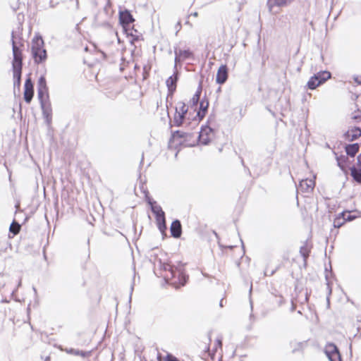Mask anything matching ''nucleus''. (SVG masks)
Listing matches in <instances>:
<instances>
[{
  "mask_svg": "<svg viewBox=\"0 0 361 361\" xmlns=\"http://www.w3.org/2000/svg\"><path fill=\"white\" fill-rule=\"evenodd\" d=\"M334 154L336 155V159L337 161L338 166L340 167V169L342 171H345L346 166H347V161L348 160L347 155L341 154V155L338 156L337 153L334 152Z\"/></svg>",
  "mask_w": 361,
  "mask_h": 361,
  "instance_id": "21",
  "label": "nucleus"
},
{
  "mask_svg": "<svg viewBox=\"0 0 361 361\" xmlns=\"http://www.w3.org/2000/svg\"><path fill=\"white\" fill-rule=\"evenodd\" d=\"M216 342H217V344L221 347L222 345L221 340L217 339Z\"/></svg>",
  "mask_w": 361,
  "mask_h": 361,
  "instance_id": "40",
  "label": "nucleus"
},
{
  "mask_svg": "<svg viewBox=\"0 0 361 361\" xmlns=\"http://www.w3.org/2000/svg\"><path fill=\"white\" fill-rule=\"evenodd\" d=\"M183 61V60L182 59H180V57H179L178 55H175V59H174L175 64H174V67H173L174 71H178L177 70L178 65L180 64Z\"/></svg>",
  "mask_w": 361,
  "mask_h": 361,
  "instance_id": "34",
  "label": "nucleus"
},
{
  "mask_svg": "<svg viewBox=\"0 0 361 361\" xmlns=\"http://www.w3.org/2000/svg\"><path fill=\"white\" fill-rule=\"evenodd\" d=\"M344 224H345V221L339 214L338 216L334 221V226L335 228H340Z\"/></svg>",
  "mask_w": 361,
  "mask_h": 361,
  "instance_id": "30",
  "label": "nucleus"
},
{
  "mask_svg": "<svg viewBox=\"0 0 361 361\" xmlns=\"http://www.w3.org/2000/svg\"><path fill=\"white\" fill-rule=\"evenodd\" d=\"M20 229V226L18 223H17L15 220L11 224L9 231L11 233H13V235H16L19 233Z\"/></svg>",
  "mask_w": 361,
  "mask_h": 361,
  "instance_id": "28",
  "label": "nucleus"
},
{
  "mask_svg": "<svg viewBox=\"0 0 361 361\" xmlns=\"http://www.w3.org/2000/svg\"><path fill=\"white\" fill-rule=\"evenodd\" d=\"M340 215L344 219L345 223L346 221H353V219H355V216L351 215L350 212H348V211L343 212L340 213Z\"/></svg>",
  "mask_w": 361,
  "mask_h": 361,
  "instance_id": "29",
  "label": "nucleus"
},
{
  "mask_svg": "<svg viewBox=\"0 0 361 361\" xmlns=\"http://www.w3.org/2000/svg\"><path fill=\"white\" fill-rule=\"evenodd\" d=\"M154 269L159 268L160 270L168 271V273L164 276L166 281L175 279L178 274V279L180 276V272L178 271L177 269L171 264L163 262L161 259L154 257Z\"/></svg>",
  "mask_w": 361,
  "mask_h": 361,
  "instance_id": "5",
  "label": "nucleus"
},
{
  "mask_svg": "<svg viewBox=\"0 0 361 361\" xmlns=\"http://www.w3.org/2000/svg\"><path fill=\"white\" fill-rule=\"evenodd\" d=\"M306 345V342H298L295 343V346L293 348L292 352L293 353H295L296 351L302 350Z\"/></svg>",
  "mask_w": 361,
  "mask_h": 361,
  "instance_id": "31",
  "label": "nucleus"
},
{
  "mask_svg": "<svg viewBox=\"0 0 361 361\" xmlns=\"http://www.w3.org/2000/svg\"><path fill=\"white\" fill-rule=\"evenodd\" d=\"M357 164L361 167V153L357 156Z\"/></svg>",
  "mask_w": 361,
  "mask_h": 361,
  "instance_id": "38",
  "label": "nucleus"
},
{
  "mask_svg": "<svg viewBox=\"0 0 361 361\" xmlns=\"http://www.w3.org/2000/svg\"><path fill=\"white\" fill-rule=\"evenodd\" d=\"M191 16L197 17L198 16L197 12H194L190 14Z\"/></svg>",
  "mask_w": 361,
  "mask_h": 361,
  "instance_id": "39",
  "label": "nucleus"
},
{
  "mask_svg": "<svg viewBox=\"0 0 361 361\" xmlns=\"http://www.w3.org/2000/svg\"><path fill=\"white\" fill-rule=\"evenodd\" d=\"M174 54L175 55H178L183 61L190 59L193 56L192 52L190 49L182 50L177 47H174Z\"/></svg>",
  "mask_w": 361,
  "mask_h": 361,
  "instance_id": "19",
  "label": "nucleus"
},
{
  "mask_svg": "<svg viewBox=\"0 0 361 361\" xmlns=\"http://www.w3.org/2000/svg\"><path fill=\"white\" fill-rule=\"evenodd\" d=\"M165 361H179L175 356L169 354L165 358Z\"/></svg>",
  "mask_w": 361,
  "mask_h": 361,
  "instance_id": "35",
  "label": "nucleus"
},
{
  "mask_svg": "<svg viewBox=\"0 0 361 361\" xmlns=\"http://www.w3.org/2000/svg\"><path fill=\"white\" fill-rule=\"evenodd\" d=\"M11 44L13 51V70H22L23 69V48L24 47L23 42H20L17 44L14 39V32L11 34Z\"/></svg>",
  "mask_w": 361,
  "mask_h": 361,
  "instance_id": "4",
  "label": "nucleus"
},
{
  "mask_svg": "<svg viewBox=\"0 0 361 361\" xmlns=\"http://www.w3.org/2000/svg\"><path fill=\"white\" fill-rule=\"evenodd\" d=\"M37 97L45 121L47 125H50L51 123L52 109L46 78L44 75H41L37 81Z\"/></svg>",
  "mask_w": 361,
  "mask_h": 361,
  "instance_id": "1",
  "label": "nucleus"
},
{
  "mask_svg": "<svg viewBox=\"0 0 361 361\" xmlns=\"http://www.w3.org/2000/svg\"><path fill=\"white\" fill-rule=\"evenodd\" d=\"M31 54L37 64L44 63L47 59V51L44 49V42L39 35H36L32 39Z\"/></svg>",
  "mask_w": 361,
  "mask_h": 361,
  "instance_id": "2",
  "label": "nucleus"
},
{
  "mask_svg": "<svg viewBox=\"0 0 361 361\" xmlns=\"http://www.w3.org/2000/svg\"><path fill=\"white\" fill-rule=\"evenodd\" d=\"M295 0H268L267 5L269 11L271 13H277L278 11H274L275 8L286 7L290 5Z\"/></svg>",
  "mask_w": 361,
  "mask_h": 361,
  "instance_id": "10",
  "label": "nucleus"
},
{
  "mask_svg": "<svg viewBox=\"0 0 361 361\" xmlns=\"http://www.w3.org/2000/svg\"><path fill=\"white\" fill-rule=\"evenodd\" d=\"M214 130L210 126H202L198 137L200 142L204 145H208L214 137Z\"/></svg>",
  "mask_w": 361,
  "mask_h": 361,
  "instance_id": "7",
  "label": "nucleus"
},
{
  "mask_svg": "<svg viewBox=\"0 0 361 361\" xmlns=\"http://www.w3.org/2000/svg\"><path fill=\"white\" fill-rule=\"evenodd\" d=\"M147 202L150 205L151 211L155 216L159 230L162 234L165 233L167 226L164 212L161 206L157 204V202L153 200L152 198L147 197Z\"/></svg>",
  "mask_w": 361,
  "mask_h": 361,
  "instance_id": "3",
  "label": "nucleus"
},
{
  "mask_svg": "<svg viewBox=\"0 0 361 361\" xmlns=\"http://www.w3.org/2000/svg\"><path fill=\"white\" fill-rule=\"evenodd\" d=\"M228 247L230 249H233V246L231 245V246H228Z\"/></svg>",
  "mask_w": 361,
  "mask_h": 361,
  "instance_id": "45",
  "label": "nucleus"
},
{
  "mask_svg": "<svg viewBox=\"0 0 361 361\" xmlns=\"http://www.w3.org/2000/svg\"><path fill=\"white\" fill-rule=\"evenodd\" d=\"M209 107V102L206 99H203L200 102V109L197 112V116L198 117L199 121H201L205 116L207 112V109Z\"/></svg>",
  "mask_w": 361,
  "mask_h": 361,
  "instance_id": "17",
  "label": "nucleus"
},
{
  "mask_svg": "<svg viewBox=\"0 0 361 361\" xmlns=\"http://www.w3.org/2000/svg\"><path fill=\"white\" fill-rule=\"evenodd\" d=\"M223 301H224V299H221L220 302H219V306L221 307H224Z\"/></svg>",
  "mask_w": 361,
  "mask_h": 361,
  "instance_id": "42",
  "label": "nucleus"
},
{
  "mask_svg": "<svg viewBox=\"0 0 361 361\" xmlns=\"http://www.w3.org/2000/svg\"><path fill=\"white\" fill-rule=\"evenodd\" d=\"M32 290H33V291H34V293H35V295H37V291L36 288L33 286V287H32Z\"/></svg>",
  "mask_w": 361,
  "mask_h": 361,
  "instance_id": "41",
  "label": "nucleus"
},
{
  "mask_svg": "<svg viewBox=\"0 0 361 361\" xmlns=\"http://www.w3.org/2000/svg\"><path fill=\"white\" fill-rule=\"evenodd\" d=\"M325 277H326V286H327V289L329 291V295H330L331 294V285H330V283L328 279V275L326 274Z\"/></svg>",
  "mask_w": 361,
  "mask_h": 361,
  "instance_id": "36",
  "label": "nucleus"
},
{
  "mask_svg": "<svg viewBox=\"0 0 361 361\" xmlns=\"http://www.w3.org/2000/svg\"><path fill=\"white\" fill-rule=\"evenodd\" d=\"M294 310V307L293 306V307H291V310L293 311Z\"/></svg>",
  "mask_w": 361,
  "mask_h": 361,
  "instance_id": "49",
  "label": "nucleus"
},
{
  "mask_svg": "<svg viewBox=\"0 0 361 361\" xmlns=\"http://www.w3.org/2000/svg\"><path fill=\"white\" fill-rule=\"evenodd\" d=\"M181 142H182V141H181V140H180V141H178V142H177V144H180V143H181Z\"/></svg>",
  "mask_w": 361,
  "mask_h": 361,
  "instance_id": "46",
  "label": "nucleus"
},
{
  "mask_svg": "<svg viewBox=\"0 0 361 361\" xmlns=\"http://www.w3.org/2000/svg\"><path fill=\"white\" fill-rule=\"evenodd\" d=\"M314 184V181L312 179H304L300 181L298 189L305 192H309L313 190Z\"/></svg>",
  "mask_w": 361,
  "mask_h": 361,
  "instance_id": "15",
  "label": "nucleus"
},
{
  "mask_svg": "<svg viewBox=\"0 0 361 361\" xmlns=\"http://www.w3.org/2000/svg\"><path fill=\"white\" fill-rule=\"evenodd\" d=\"M201 93H202V87L200 85L198 87L195 94L193 95V97H192V99L190 101V104L191 106H197V105L200 101Z\"/></svg>",
  "mask_w": 361,
  "mask_h": 361,
  "instance_id": "24",
  "label": "nucleus"
},
{
  "mask_svg": "<svg viewBox=\"0 0 361 361\" xmlns=\"http://www.w3.org/2000/svg\"><path fill=\"white\" fill-rule=\"evenodd\" d=\"M274 274V271H272L271 273V275H273Z\"/></svg>",
  "mask_w": 361,
  "mask_h": 361,
  "instance_id": "47",
  "label": "nucleus"
},
{
  "mask_svg": "<svg viewBox=\"0 0 361 361\" xmlns=\"http://www.w3.org/2000/svg\"><path fill=\"white\" fill-rule=\"evenodd\" d=\"M361 136V128L359 127H354L350 130L345 132L343 137L345 140L352 142L357 140Z\"/></svg>",
  "mask_w": 361,
  "mask_h": 361,
  "instance_id": "14",
  "label": "nucleus"
},
{
  "mask_svg": "<svg viewBox=\"0 0 361 361\" xmlns=\"http://www.w3.org/2000/svg\"><path fill=\"white\" fill-rule=\"evenodd\" d=\"M188 133L180 131V130H176L172 133L171 138L170 139V143L172 142H175L176 140L178 138H185Z\"/></svg>",
  "mask_w": 361,
  "mask_h": 361,
  "instance_id": "26",
  "label": "nucleus"
},
{
  "mask_svg": "<svg viewBox=\"0 0 361 361\" xmlns=\"http://www.w3.org/2000/svg\"><path fill=\"white\" fill-rule=\"evenodd\" d=\"M360 145L358 143L348 144L345 147L346 155L350 157H354L359 152Z\"/></svg>",
  "mask_w": 361,
  "mask_h": 361,
  "instance_id": "18",
  "label": "nucleus"
},
{
  "mask_svg": "<svg viewBox=\"0 0 361 361\" xmlns=\"http://www.w3.org/2000/svg\"><path fill=\"white\" fill-rule=\"evenodd\" d=\"M171 234L173 238H180L182 233V226L180 221L178 219L174 220L170 227Z\"/></svg>",
  "mask_w": 361,
  "mask_h": 361,
  "instance_id": "16",
  "label": "nucleus"
},
{
  "mask_svg": "<svg viewBox=\"0 0 361 361\" xmlns=\"http://www.w3.org/2000/svg\"><path fill=\"white\" fill-rule=\"evenodd\" d=\"M350 170L353 178L358 183H361V169L355 166H352L350 168Z\"/></svg>",
  "mask_w": 361,
  "mask_h": 361,
  "instance_id": "23",
  "label": "nucleus"
},
{
  "mask_svg": "<svg viewBox=\"0 0 361 361\" xmlns=\"http://www.w3.org/2000/svg\"><path fill=\"white\" fill-rule=\"evenodd\" d=\"M50 360V357L48 356L45 358V360L44 361H49Z\"/></svg>",
  "mask_w": 361,
  "mask_h": 361,
  "instance_id": "43",
  "label": "nucleus"
},
{
  "mask_svg": "<svg viewBox=\"0 0 361 361\" xmlns=\"http://www.w3.org/2000/svg\"><path fill=\"white\" fill-rule=\"evenodd\" d=\"M182 26L180 22H178L177 24L175 25V29L176 30V35H177L178 32L180 30Z\"/></svg>",
  "mask_w": 361,
  "mask_h": 361,
  "instance_id": "37",
  "label": "nucleus"
},
{
  "mask_svg": "<svg viewBox=\"0 0 361 361\" xmlns=\"http://www.w3.org/2000/svg\"><path fill=\"white\" fill-rule=\"evenodd\" d=\"M13 75L14 91L16 88L19 91L21 85L22 70H13Z\"/></svg>",
  "mask_w": 361,
  "mask_h": 361,
  "instance_id": "20",
  "label": "nucleus"
},
{
  "mask_svg": "<svg viewBox=\"0 0 361 361\" xmlns=\"http://www.w3.org/2000/svg\"><path fill=\"white\" fill-rule=\"evenodd\" d=\"M188 111V108L184 102H178L177 106L176 107V113H180L181 114L186 115Z\"/></svg>",
  "mask_w": 361,
  "mask_h": 361,
  "instance_id": "27",
  "label": "nucleus"
},
{
  "mask_svg": "<svg viewBox=\"0 0 361 361\" xmlns=\"http://www.w3.org/2000/svg\"><path fill=\"white\" fill-rule=\"evenodd\" d=\"M331 74L330 72L327 71H319L309 79L307 87L310 90H314L331 78Z\"/></svg>",
  "mask_w": 361,
  "mask_h": 361,
  "instance_id": "6",
  "label": "nucleus"
},
{
  "mask_svg": "<svg viewBox=\"0 0 361 361\" xmlns=\"http://www.w3.org/2000/svg\"><path fill=\"white\" fill-rule=\"evenodd\" d=\"M119 21L121 25L123 26V29L126 32V34L128 35H131L132 37H134L133 31L131 30L130 32H128V27L134 21V18L129 11L125 10L123 11H120Z\"/></svg>",
  "mask_w": 361,
  "mask_h": 361,
  "instance_id": "8",
  "label": "nucleus"
},
{
  "mask_svg": "<svg viewBox=\"0 0 361 361\" xmlns=\"http://www.w3.org/2000/svg\"><path fill=\"white\" fill-rule=\"evenodd\" d=\"M130 289H131V293H130V295H131V294H132V292H133V285L131 286ZM130 299H131V296L130 297Z\"/></svg>",
  "mask_w": 361,
  "mask_h": 361,
  "instance_id": "44",
  "label": "nucleus"
},
{
  "mask_svg": "<svg viewBox=\"0 0 361 361\" xmlns=\"http://www.w3.org/2000/svg\"><path fill=\"white\" fill-rule=\"evenodd\" d=\"M310 248L307 245V243L305 242V243L300 247V254L303 258L304 264H306L307 258L310 256Z\"/></svg>",
  "mask_w": 361,
  "mask_h": 361,
  "instance_id": "22",
  "label": "nucleus"
},
{
  "mask_svg": "<svg viewBox=\"0 0 361 361\" xmlns=\"http://www.w3.org/2000/svg\"><path fill=\"white\" fill-rule=\"evenodd\" d=\"M24 99L26 103L30 104L34 96V85L30 75L27 78L24 85Z\"/></svg>",
  "mask_w": 361,
  "mask_h": 361,
  "instance_id": "11",
  "label": "nucleus"
},
{
  "mask_svg": "<svg viewBox=\"0 0 361 361\" xmlns=\"http://www.w3.org/2000/svg\"><path fill=\"white\" fill-rule=\"evenodd\" d=\"M73 353H74L75 355H80L83 357H85L87 356H88L90 354V352H85V351H82V350H73V349H71V350Z\"/></svg>",
  "mask_w": 361,
  "mask_h": 361,
  "instance_id": "32",
  "label": "nucleus"
},
{
  "mask_svg": "<svg viewBox=\"0 0 361 361\" xmlns=\"http://www.w3.org/2000/svg\"><path fill=\"white\" fill-rule=\"evenodd\" d=\"M179 78V73L178 71H174L173 74L171 75L166 81L168 88L169 94H173L176 90L177 82Z\"/></svg>",
  "mask_w": 361,
  "mask_h": 361,
  "instance_id": "12",
  "label": "nucleus"
},
{
  "mask_svg": "<svg viewBox=\"0 0 361 361\" xmlns=\"http://www.w3.org/2000/svg\"><path fill=\"white\" fill-rule=\"evenodd\" d=\"M352 118L355 120V121H361V111L357 110L353 113Z\"/></svg>",
  "mask_w": 361,
  "mask_h": 361,
  "instance_id": "33",
  "label": "nucleus"
},
{
  "mask_svg": "<svg viewBox=\"0 0 361 361\" xmlns=\"http://www.w3.org/2000/svg\"><path fill=\"white\" fill-rule=\"evenodd\" d=\"M228 76V67L226 65H221L217 71L216 82L217 84H224Z\"/></svg>",
  "mask_w": 361,
  "mask_h": 361,
  "instance_id": "13",
  "label": "nucleus"
},
{
  "mask_svg": "<svg viewBox=\"0 0 361 361\" xmlns=\"http://www.w3.org/2000/svg\"><path fill=\"white\" fill-rule=\"evenodd\" d=\"M324 353L329 361H342L339 350L333 343H329L326 345Z\"/></svg>",
  "mask_w": 361,
  "mask_h": 361,
  "instance_id": "9",
  "label": "nucleus"
},
{
  "mask_svg": "<svg viewBox=\"0 0 361 361\" xmlns=\"http://www.w3.org/2000/svg\"><path fill=\"white\" fill-rule=\"evenodd\" d=\"M185 116L186 115L181 114L180 113H176V111L174 117H173V125L177 127L182 126L183 121L185 118Z\"/></svg>",
  "mask_w": 361,
  "mask_h": 361,
  "instance_id": "25",
  "label": "nucleus"
},
{
  "mask_svg": "<svg viewBox=\"0 0 361 361\" xmlns=\"http://www.w3.org/2000/svg\"><path fill=\"white\" fill-rule=\"evenodd\" d=\"M207 123H211L210 119H209V120H208Z\"/></svg>",
  "mask_w": 361,
  "mask_h": 361,
  "instance_id": "48",
  "label": "nucleus"
}]
</instances>
